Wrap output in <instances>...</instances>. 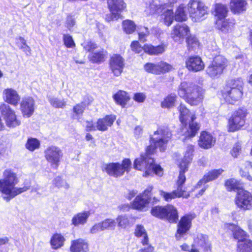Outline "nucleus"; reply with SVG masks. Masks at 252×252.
<instances>
[{"instance_id":"49","label":"nucleus","mask_w":252,"mask_h":252,"mask_svg":"<svg viewBox=\"0 0 252 252\" xmlns=\"http://www.w3.org/2000/svg\"><path fill=\"white\" fill-rule=\"evenodd\" d=\"M123 27L124 31L127 34L132 33L136 29V25L131 20H125L123 23Z\"/></svg>"},{"instance_id":"18","label":"nucleus","mask_w":252,"mask_h":252,"mask_svg":"<svg viewBox=\"0 0 252 252\" xmlns=\"http://www.w3.org/2000/svg\"><path fill=\"white\" fill-rule=\"evenodd\" d=\"M193 218L191 215L188 214L181 217L177 225V230L175 234V238L177 241L181 240L189 231Z\"/></svg>"},{"instance_id":"56","label":"nucleus","mask_w":252,"mask_h":252,"mask_svg":"<svg viewBox=\"0 0 252 252\" xmlns=\"http://www.w3.org/2000/svg\"><path fill=\"white\" fill-rule=\"evenodd\" d=\"M146 96L143 93H136L134 94L133 99L138 103L143 102L146 99Z\"/></svg>"},{"instance_id":"52","label":"nucleus","mask_w":252,"mask_h":252,"mask_svg":"<svg viewBox=\"0 0 252 252\" xmlns=\"http://www.w3.org/2000/svg\"><path fill=\"white\" fill-rule=\"evenodd\" d=\"M53 185L58 189L63 188L65 189L69 188V185L61 177L58 176L53 180Z\"/></svg>"},{"instance_id":"33","label":"nucleus","mask_w":252,"mask_h":252,"mask_svg":"<svg viewBox=\"0 0 252 252\" xmlns=\"http://www.w3.org/2000/svg\"><path fill=\"white\" fill-rule=\"evenodd\" d=\"M113 99L116 103L124 108L127 101L129 99V97L127 93L124 91L120 90L113 96Z\"/></svg>"},{"instance_id":"20","label":"nucleus","mask_w":252,"mask_h":252,"mask_svg":"<svg viewBox=\"0 0 252 252\" xmlns=\"http://www.w3.org/2000/svg\"><path fill=\"white\" fill-rule=\"evenodd\" d=\"M35 102L31 96L22 98L20 103V110L24 117L30 118L34 113Z\"/></svg>"},{"instance_id":"58","label":"nucleus","mask_w":252,"mask_h":252,"mask_svg":"<svg viewBox=\"0 0 252 252\" xmlns=\"http://www.w3.org/2000/svg\"><path fill=\"white\" fill-rule=\"evenodd\" d=\"M141 30H145V32H138L139 39L141 42H144L146 39V38L149 34V31L147 27H141Z\"/></svg>"},{"instance_id":"60","label":"nucleus","mask_w":252,"mask_h":252,"mask_svg":"<svg viewBox=\"0 0 252 252\" xmlns=\"http://www.w3.org/2000/svg\"><path fill=\"white\" fill-rule=\"evenodd\" d=\"M180 248L183 251H186L189 252H199L198 249L192 247L190 249V246L186 243H184L183 245H181Z\"/></svg>"},{"instance_id":"40","label":"nucleus","mask_w":252,"mask_h":252,"mask_svg":"<svg viewBox=\"0 0 252 252\" xmlns=\"http://www.w3.org/2000/svg\"><path fill=\"white\" fill-rule=\"evenodd\" d=\"M64 237L60 234H55L51 238L50 243L54 249H58L63 245Z\"/></svg>"},{"instance_id":"23","label":"nucleus","mask_w":252,"mask_h":252,"mask_svg":"<svg viewBox=\"0 0 252 252\" xmlns=\"http://www.w3.org/2000/svg\"><path fill=\"white\" fill-rule=\"evenodd\" d=\"M191 247L197 249L201 248L204 252H208L211 248V245L207 235L199 233L194 236Z\"/></svg>"},{"instance_id":"35","label":"nucleus","mask_w":252,"mask_h":252,"mask_svg":"<svg viewBox=\"0 0 252 252\" xmlns=\"http://www.w3.org/2000/svg\"><path fill=\"white\" fill-rule=\"evenodd\" d=\"M134 234L137 237H142L141 243L143 246H147L149 242V238L144 227L141 224L136 226Z\"/></svg>"},{"instance_id":"4","label":"nucleus","mask_w":252,"mask_h":252,"mask_svg":"<svg viewBox=\"0 0 252 252\" xmlns=\"http://www.w3.org/2000/svg\"><path fill=\"white\" fill-rule=\"evenodd\" d=\"M243 86L244 83L241 78L229 80L222 92V95L225 101L233 104L239 100L243 94Z\"/></svg>"},{"instance_id":"17","label":"nucleus","mask_w":252,"mask_h":252,"mask_svg":"<svg viewBox=\"0 0 252 252\" xmlns=\"http://www.w3.org/2000/svg\"><path fill=\"white\" fill-rule=\"evenodd\" d=\"M152 186H149L142 193L138 195L131 203L132 207L136 210H141L149 204L151 198Z\"/></svg>"},{"instance_id":"10","label":"nucleus","mask_w":252,"mask_h":252,"mask_svg":"<svg viewBox=\"0 0 252 252\" xmlns=\"http://www.w3.org/2000/svg\"><path fill=\"white\" fill-rule=\"evenodd\" d=\"M248 110L242 107L234 111L228 119L227 128L229 132H234L240 130L246 122Z\"/></svg>"},{"instance_id":"54","label":"nucleus","mask_w":252,"mask_h":252,"mask_svg":"<svg viewBox=\"0 0 252 252\" xmlns=\"http://www.w3.org/2000/svg\"><path fill=\"white\" fill-rule=\"evenodd\" d=\"M82 45L85 51L90 52V53L93 52L94 50L97 48L96 44L92 41H85Z\"/></svg>"},{"instance_id":"29","label":"nucleus","mask_w":252,"mask_h":252,"mask_svg":"<svg viewBox=\"0 0 252 252\" xmlns=\"http://www.w3.org/2000/svg\"><path fill=\"white\" fill-rule=\"evenodd\" d=\"M247 4L245 0H231L230 10L235 14H240L246 10Z\"/></svg>"},{"instance_id":"42","label":"nucleus","mask_w":252,"mask_h":252,"mask_svg":"<svg viewBox=\"0 0 252 252\" xmlns=\"http://www.w3.org/2000/svg\"><path fill=\"white\" fill-rule=\"evenodd\" d=\"M85 106L86 105L84 102L77 104L74 106L73 108L74 114L72 115V118L79 121L84 112Z\"/></svg>"},{"instance_id":"22","label":"nucleus","mask_w":252,"mask_h":252,"mask_svg":"<svg viewBox=\"0 0 252 252\" xmlns=\"http://www.w3.org/2000/svg\"><path fill=\"white\" fill-rule=\"evenodd\" d=\"M125 66L124 59L119 55H114L110 59V67L116 76H120Z\"/></svg>"},{"instance_id":"6","label":"nucleus","mask_w":252,"mask_h":252,"mask_svg":"<svg viewBox=\"0 0 252 252\" xmlns=\"http://www.w3.org/2000/svg\"><path fill=\"white\" fill-rule=\"evenodd\" d=\"M180 112V120L183 125L187 126L189 124V128L186 132V135L189 137L195 136L199 128L198 124L194 122L196 119L195 116L191 114L186 107L181 104L178 108Z\"/></svg>"},{"instance_id":"3","label":"nucleus","mask_w":252,"mask_h":252,"mask_svg":"<svg viewBox=\"0 0 252 252\" xmlns=\"http://www.w3.org/2000/svg\"><path fill=\"white\" fill-rule=\"evenodd\" d=\"M178 94L180 97L185 98L191 105H197L203 99L202 89L190 82H182L179 87Z\"/></svg>"},{"instance_id":"43","label":"nucleus","mask_w":252,"mask_h":252,"mask_svg":"<svg viewBox=\"0 0 252 252\" xmlns=\"http://www.w3.org/2000/svg\"><path fill=\"white\" fill-rule=\"evenodd\" d=\"M244 164L246 167L244 171H240L241 175L248 180L252 181V162L247 161Z\"/></svg>"},{"instance_id":"13","label":"nucleus","mask_w":252,"mask_h":252,"mask_svg":"<svg viewBox=\"0 0 252 252\" xmlns=\"http://www.w3.org/2000/svg\"><path fill=\"white\" fill-rule=\"evenodd\" d=\"M108 6L110 13L106 15L105 19L108 22L117 20L122 18L121 12L126 7L123 0H107Z\"/></svg>"},{"instance_id":"1","label":"nucleus","mask_w":252,"mask_h":252,"mask_svg":"<svg viewBox=\"0 0 252 252\" xmlns=\"http://www.w3.org/2000/svg\"><path fill=\"white\" fill-rule=\"evenodd\" d=\"M171 135V132L167 126L158 127L151 137L150 145L147 147L146 154L141 155L140 157L135 159L134 168L138 170H144L143 176L148 177L154 174L159 176L162 175V168L159 165L156 164L154 158L149 157V155L154 154L158 148L160 152H164Z\"/></svg>"},{"instance_id":"46","label":"nucleus","mask_w":252,"mask_h":252,"mask_svg":"<svg viewBox=\"0 0 252 252\" xmlns=\"http://www.w3.org/2000/svg\"><path fill=\"white\" fill-rule=\"evenodd\" d=\"M176 96L175 94H171L168 95L161 102V106L162 108H169L174 105Z\"/></svg>"},{"instance_id":"27","label":"nucleus","mask_w":252,"mask_h":252,"mask_svg":"<svg viewBox=\"0 0 252 252\" xmlns=\"http://www.w3.org/2000/svg\"><path fill=\"white\" fill-rule=\"evenodd\" d=\"M215 141V139L211 134L203 131L200 134L198 145L200 147L207 149L211 148L214 145Z\"/></svg>"},{"instance_id":"8","label":"nucleus","mask_w":252,"mask_h":252,"mask_svg":"<svg viewBox=\"0 0 252 252\" xmlns=\"http://www.w3.org/2000/svg\"><path fill=\"white\" fill-rule=\"evenodd\" d=\"M188 6L190 17L193 22H200L206 18L208 7L201 0H190Z\"/></svg>"},{"instance_id":"26","label":"nucleus","mask_w":252,"mask_h":252,"mask_svg":"<svg viewBox=\"0 0 252 252\" xmlns=\"http://www.w3.org/2000/svg\"><path fill=\"white\" fill-rule=\"evenodd\" d=\"M70 251L71 252H88V243L83 239L73 240L71 242Z\"/></svg>"},{"instance_id":"48","label":"nucleus","mask_w":252,"mask_h":252,"mask_svg":"<svg viewBox=\"0 0 252 252\" xmlns=\"http://www.w3.org/2000/svg\"><path fill=\"white\" fill-rule=\"evenodd\" d=\"M165 25L169 26L171 25L174 19V15L172 10H167L161 15Z\"/></svg>"},{"instance_id":"41","label":"nucleus","mask_w":252,"mask_h":252,"mask_svg":"<svg viewBox=\"0 0 252 252\" xmlns=\"http://www.w3.org/2000/svg\"><path fill=\"white\" fill-rule=\"evenodd\" d=\"M225 185L229 191L242 189V186L239 181L234 179H230L225 182Z\"/></svg>"},{"instance_id":"37","label":"nucleus","mask_w":252,"mask_h":252,"mask_svg":"<svg viewBox=\"0 0 252 252\" xmlns=\"http://www.w3.org/2000/svg\"><path fill=\"white\" fill-rule=\"evenodd\" d=\"M184 192V190L183 189H181L179 188L171 192H167L163 190H160L159 194L165 201L168 202L171 201L172 199L181 197L183 195Z\"/></svg>"},{"instance_id":"15","label":"nucleus","mask_w":252,"mask_h":252,"mask_svg":"<svg viewBox=\"0 0 252 252\" xmlns=\"http://www.w3.org/2000/svg\"><path fill=\"white\" fill-rule=\"evenodd\" d=\"M0 112L7 126L15 127L20 125L21 122L17 118L15 111L8 104H1Z\"/></svg>"},{"instance_id":"64","label":"nucleus","mask_w":252,"mask_h":252,"mask_svg":"<svg viewBox=\"0 0 252 252\" xmlns=\"http://www.w3.org/2000/svg\"><path fill=\"white\" fill-rule=\"evenodd\" d=\"M147 247H144L140 249L138 252H154V248L151 245H147Z\"/></svg>"},{"instance_id":"16","label":"nucleus","mask_w":252,"mask_h":252,"mask_svg":"<svg viewBox=\"0 0 252 252\" xmlns=\"http://www.w3.org/2000/svg\"><path fill=\"white\" fill-rule=\"evenodd\" d=\"M236 205L244 210H249L252 208V195L249 191L239 189L237 191L235 198Z\"/></svg>"},{"instance_id":"14","label":"nucleus","mask_w":252,"mask_h":252,"mask_svg":"<svg viewBox=\"0 0 252 252\" xmlns=\"http://www.w3.org/2000/svg\"><path fill=\"white\" fill-rule=\"evenodd\" d=\"M45 158L52 168L57 169L63 156L62 150L56 146H49L44 151Z\"/></svg>"},{"instance_id":"5","label":"nucleus","mask_w":252,"mask_h":252,"mask_svg":"<svg viewBox=\"0 0 252 252\" xmlns=\"http://www.w3.org/2000/svg\"><path fill=\"white\" fill-rule=\"evenodd\" d=\"M225 227L232 232L234 238L238 240V252H252V241L246 238L245 231L233 223H227Z\"/></svg>"},{"instance_id":"32","label":"nucleus","mask_w":252,"mask_h":252,"mask_svg":"<svg viewBox=\"0 0 252 252\" xmlns=\"http://www.w3.org/2000/svg\"><path fill=\"white\" fill-rule=\"evenodd\" d=\"M90 214V211H88L77 213L72 218L71 224L74 226L85 224L87 222Z\"/></svg>"},{"instance_id":"55","label":"nucleus","mask_w":252,"mask_h":252,"mask_svg":"<svg viewBox=\"0 0 252 252\" xmlns=\"http://www.w3.org/2000/svg\"><path fill=\"white\" fill-rule=\"evenodd\" d=\"M64 44L67 48H72L75 46V43L72 37L68 34L63 35Z\"/></svg>"},{"instance_id":"34","label":"nucleus","mask_w":252,"mask_h":252,"mask_svg":"<svg viewBox=\"0 0 252 252\" xmlns=\"http://www.w3.org/2000/svg\"><path fill=\"white\" fill-rule=\"evenodd\" d=\"M165 50V46L161 44L154 46L151 44L144 46V51L150 55H158L163 53Z\"/></svg>"},{"instance_id":"39","label":"nucleus","mask_w":252,"mask_h":252,"mask_svg":"<svg viewBox=\"0 0 252 252\" xmlns=\"http://www.w3.org/2000/svg\"><path fill=\"white\" fill-rule=\"evenodd\" d=\"M160 4L158 0H148L146 1L145 12L147 14H152L157 12L160 8Z\"/></svg>"},{"instance_id":"25","label":"nucleus","mask_w":252,"mask_h":252,"mask_svg":"<svg viewBox=\"0 0 252 252\" xmlns=\"http://www.w3.org/2000/svg\"><path fill=\"white\" fill-rule=\"evenodd\" d=\"M187 68L190 71L197 72L202 70L204 64L201 59L198 56L189 57L186 62Z\"/></svg>"},{"instance_id":"19","label":"nucleus","mask_w":252,"mask_h":252,"mask_svg":"<svg viewBox=\"0 0 252 252\" xmlns=\"http://www.w3.org/2000/svg\"><path fill=\"white\" fill-rule=\"evenodd\" d=\"M171 68L169 64L164 62L157 63H148L144 65V69L147 72L155 74L165 73L169 71Z\"/></svg>"},{"instance_id":"30","label":"nucleus","mask_w":252,"mask_h":252,"mask_svg":"<svg viewBox=\"0 0 252 252\" xmlns=\"http://www.w3.org/2000/svg\"><path fill=\"white\" fill-rule=\"evenodd\" d=\"M116 116L114 115H107L103 119H99L96 123V128L100 131H105L109 126H111L114 121Z\"/></svg>"},{"instance_id":"59","label":"nucleus","mask_w":252,"mask_h":252,"mask_svg":"<svg viewBox=\"0 0 252 252\" xmlns=\"http://www.w3.org/2000/svg\"><path fill=\"white\" fill-rule=\"evenodd\" d=\"M104 231L101 222L96 223L90 229V233L95 234L98 232Z\"/></svg>"},{"instance_id":"53","label":"nucleus","mask_w":252,"mask_h":252,"mask_svg":"<svg viewBox=\"0 0 252 252\" xmlns=\"http://www.w3.org/2000/svg\"><path fill=\"white\" fill-rule=\"evenodd\" d=\"M48 100L50 104L55 108H63L66 104L63 99L60 100L57 98L49 97Z\"/></svg>"},{"instance_id":"24","label":"nucleus","mask_w":252,"mask_h":252,"mask_svg":"<svg viewBox=\"0 0 252 252\" xmlns=\"http://www.w3.org/2000/svg\"><path fill=\"white\" fill-rule=\"evenodd\" d=\"M3 98L8 104L14 106L18 105L20 100V96L17 92L12 88H7L3 90Z\"/></svg>"},{"instance_id":"45","label":"nucleus","mask_w":252,"mask_h":252,"mask_svg":"<svg viewBox=\"0 0 252 252\" xmlns=\"http://www.w3.org/2000/svg\"><path fill=\"white\" fill-rule=\"evenodd\" d=\"M185 6L183 4L179 5L175 14V20L178 22L186 21L187 19Z\"/></svg>"},{"instance_id":"28","label":"nucleus","mask_w":252,"mask_h":252,"mask_svg":"<svg viewBox=\"0 0 252 252\" xmlns=\"http://www.w3.org/2000/svg\"><path fill=\"white\" fill-rule=\"evenodd\" d=\"M223 172V170L221 169L213 170L206 174H205L203 178L200 180L196 185L195 186V188H200L203 184H205L209 182L213 181L216 179Z\"/></svg>"},{"instance_id":"21","label":"nucleus","mask_w":252,"mask_h":252,"mask_svg":"<svg viewBox=\"0 0 252 252\" xmlns=\"http://www.w3.org/2000/svg\"><path fill=\"white\" fill-rule=\"evenodd\" d=\"M189 32V28L186 25L178 24L174 27L171 36L174 41L181 43Z\"/></svg>"},{"instance_id":"36","label":"nucleus","mask_w":252,"mask_h":252,"mask_svg":"<svg viewBox=\"0 0 252 252\" xmlns=\"http://www.w3.org/2000/svg\"><path fill=\"white\" fill-rule=\"evenodd\" d=\"M228 9L227 6L223 4L218 3L215 5V16L217 20H221L224 19L227 14Z\"/></svg>"},{"instance_id":"50","label":"nucleus","mask_w":252,"mask_h":252,"mask_svg":"<svg viewBox=\"0 0 252 252\" xmlns=\"http://www.w3.org/2000/svg\"><path fill=\"white\" fill-rule=\"evenodd\" d=\"M104 230L107 229L114 230L116 226V221L112 219H106L101 222Z\"/></svg>"},{"instance_id":"47","label":"nucleus","mask_w":252,"mask_h":252,"mask_svg":"<svg viewBox=\"0 0 252 252\" xmlns=\"http://www.w3.org/2000/svg\"><path fill=\"white\" fill-rule=\"evenodd\" d=\"M187 43L189 51H195L199 47L198 39L194 36H190L187 38Z\"/></svg>"},{"instance_id":"51","label":"nucleus","mask_w":252,"mask_h":252,"mask_svg":"<svg viewBox=\"0 0 252 252\" xmlns=\"http://www.w3.org/2000/svg\"><path fill=\"white\" fill-rule=\"evenodd\" d=\"M39 146L40 142L39 140L33 138H28L26 144V148L31 151H33L35 149H38Z\"/></svg>"},{"instance_id":"38","label":"nucleus","mask_w":252,"mask_h":252,"mask_svg":"<svg viewBox=\"0 0 252 252\" xmlns=\"http://www.w3.org/2000/svg\"><path fill=\"white\" fill-rule=\"evenodd\" d=\"M106 52L101 49L90 53L88 56L89 60L93 63H99L104 61Z\"/></svg>"},{"instance_id":"63","label":"nucleus","mask_w":252,"mask_h":252,"mask_svg":"<svg viewBox=\"0 0 252 252\" xmlns=\"http://www.w3.org/2000/svg\"><path fill=\"white\" fill-rule=\"evenodd\" d=\"M75 24V19L71 16H68L66 19V25L67 28L70 30Z\"/></svg>"},{"instance_id":"9","label":"nucleus","mask_w":252,"mask_h":252,"mask_svg":"<svg viewBox=\"0 0 252 252\" xmlns=\"http://www.w3.org/2000/svg\"><path fill=\"white\" fill-rule=\"evenodd\" d=\"M151 214L160 219H166L171 223L176 222L178 219L177 210L172 205L156 206L151 211Z\"/></svg>"},{"instance_id":"61","label":"nucleus","mask_w":252,"mask_h":252,"mask_svg":"<svg viewBox=\"0 0 252 252\" xmlns=\"http://www.w3.org/2000/svg\"><path fill=\"white\" fill-rule=\"evenodd\" d=\"M241 147L239 143H236L233 149L231 151V155L234 158H237V156L238 155V153H239L240 151L241 150Z\"/></svg>"},{"instance_id":"62","label":"nucleus","mask_w":252,"mask_h":252,"mask_svg":"<svg viewBox=\"0 0 252 252\" xmlns=\"http://www.w3.org/2000/svg\"><path fill=\"white\" fill-rule=\"evenodd\" d=\"M15 40L16 45L20 49H22V47L27 44L26 40L22 37H19L18 38H16Z\"/></svg>"},{"instance_id":"11","label":"nucleus","mask_w":252,"mask_h":252,"mask_svg":"<svg viewBox=\"0 0 252 252\" xmlns=\"http://www.w3.org/2000/svg\"><path fill=\"white\" fill-rule=\"evenodd\" d=\"M227 65V60L222 56H216L207 67L206 72L211 78H218Z\"/></svg>"},{"instance_id":"31","label":"nucleus","mask_w":252,"mask_h":252,"mask_svg":"<svg viewBox=\"0 0 252 252\" xmlns=\"http://www.w3.org/2000/svg\"><path fill=\"white\" fill-rule=\"evenodd\" d=\"M235 24V20L233 18H228L225 20H217L216 24L219 29L223 33L231 32Z\"/></svg>"},{"instance_id":"7","label":"nucleus","mask_w":252,"mask_h":252,"mask_svg":"<svg viewBox=\"0 0 252 252\" xmlns=\"http://www.w3.org/2000/svg\"><path fill=\"white\" fill-rule=\"evenodd\" d=\"M131 164L130 160L128 158H125L123 160L122 163L112 162L104 164L102 167V169L109 176L118 178L122 176L125 172H128Z\"/></svg>"},{"instance_id":"2","label":"nucleus","mask_w":252,"mask_h":252,"mask_svg":"<svg viewBox=\"0 0 252 252\" xmlns=\"http://www.w3.org/2000/svg\"><path fill=\"white\" fill-rule=\"evenodd\" d=\"M18 179L16 173L7 169L3 173V179L0 180V192L3 194L2 198L6 201H9L15 196L29 189L31 187L30 181H26L22 187H16Z\"/></svg>"},{"instance_id":"12","label":"nucleus","mask_w":252,"mask_h":252,"mask_svg":"<svg viewBox=\"0 0 252 252\" xmlns=\"http://www.w3.org/2000/svg\"><path fill=\"white\" fill-rule=\"evenodd\" d=\"M193 147L192 145L188 147L184 158L180 163L179 166L180 171L177 181L178 188L183 189L182 185L186 181V177L185 173L188 170V165L191 162L192 159V153L193 152Z\"/></svg>"},{"instance_id":"44","label":"nucleus","mask_w":252,"mask_h":252,"mask_svg":"<svg viewBox=\"0 0 252 252\" xmlns=\"http://www.w3.org/2000/svg\"><path fill=\"white\" fill-rule=\"evenodd\" d=\"M117 222L118 226L123 229L126 228L130 225L129 218L126 215H119L116 219Z\"/></svg>"},{"instance_id":"57","label":"nucleus","mask_w":252,"mask_h":252,"mask_svg":"<svg viewBox=\"0 0 252 252\" xmlns=\"http://www.w3.org/2000/svg\"><path fill=\"white\" fill-rule=\"evenodd\" d=\"M130 46L132 51L136 53H140L143 50H144V47L142 48L137 41H134L132 42Z\"/></svg>"}]
</instances>
